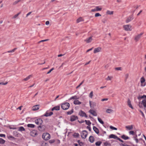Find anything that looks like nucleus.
Listing matches in <instances>:
<instances>
[{"label": "nucleus", "mask_w": 146, "mask_h": 146, "mask_svg": "<svg viewBox=\"0 0 146 146\" xmlns=\"http://www.w3.org/2000/svg\"><path fill=\"white\" fill-rule=\"evenodd\" d=\"M84 82V81H82L78 86H77L76 87V89H78V88H79L83 84Z\"/></svg>", "instance_id": "3c124183"}, {"label": "nucleus", "mask_w": 146, "mask_h": 146, "mask_svg": "<svg viewBox=\"0 0 146 146\" xmlns=\"http://www.w3.org/2000/svg\"><path fill=\"white\" fill-rule=\"evenodd\" d=\"M102 143V142L100 141H98L95 144L96 145L99 146Z\"/></svg>", "instance_id": "4c0bfd02"}, {"label": "nucleus", "mask_w": 146, "mask_h": 146, "mask_svg": "<svg viewBox=\"0 0 146 146\" xmlns=\"http://www.w3.org/2000/svg\"><path fill=\"white\" fill-rule=\"evenodd\" d=\"M83 21H84V19L82 17H80L77 19L76 23H78L80 22Z\"/></svg>", "instance_id": "aec40b11"}, {"label": "nucleus", "mask_w": 146, "mask_h": 146, "mask_svg": "<svg viewBox=\"0 0 146 146\" xmlns=\"http://www.w3.org/2000/svg\"><path fill=\"white\" fill-rule=\"evenodd\" d=\"M113 78V77L111 76H108L107 78L106 79V80H111V79Z\"/></svg>", "instance_id": "c9c22d12"}, {"label": "nucleus", "mask_w": 146, "mask_h": 146, "mask_svg": "<svg viewBox=\"0 0 146 146\" xmlns=\"http://www.w3.org/2000/svg\"><path fill=\"white\" fill-rule=\"evenodd\" d=\"M27 126L28 127L31 128H34L35 127V125L33 124H28Z\"/></svg>", "instance_id": "72a5a7b5"}, {"label": "nucleus", "mask_w": 146, "mask_h": 146, "mask_svg": "<svg viewBox=\"0 0 146 146\" xmlns=\"http://www.w3.org/2000/svg\"><path fill=\"white\" fill-rule=\"evenodd\" d=\"M78 142L79 143V144L81 146L83 145V143L82 142H80V141L79 140L78 141Z\"/></svg>", "instance_id": "5fc2aeb1"}, {"label": "nucleus", "mask_w": 146, "mask_h": 146, "mask_svg": "<svg viewBox=\"0 0 146 146\" xmlns=\"http://www.w3.org/2000/svg\"><path fill=\"white\" fill-rule=\"evenodd\" d=\"M46 127L45 125H42V124L38 127V130L40 131H44L45 130Z\"/></svg>", "instance_id": "423d86ee"}, {"label": "nucleus", "mask_w": 146, "mask_h": 146, "mask_svg": "<svg viewBox=\"0 0 146 146\" xmlns=\"http://www.w3.org/2000/svg\"><path fill=\"white\" fill-rule=\"evenodd\" d=\"M50 135L48 133H43L42 135V138L45 140H47L49 139L50 138Z\"/></svg>", "instance_id": "7ed1b4c3"}, {"label": "nucleus", "mask_w": 146, "mask_h": 146, "mask_svg": "<svg viewBox=\"0 0 146 146\" xmlns=\"http://www.w3.org/2000/svg\"><path fill=\"white\" fill-rule=\"evenodd\" d=\"M89 112L94 116H96L97 115L96 111L93 110H90Z\"/></svg>", "instance_id": "dca6fc26"}, {"label": "nucleus", "mask_w": 146, "mask_h": 146, "mask_svg": "<svg viewBox=\"0 0 146 146\" xmlns=\"http://www.w3.org/2000/svg\"><path fill=\"white\" fill-rule=\"evenodd\" d=\"M102 10V8L100 6H96L95 8L92 9L91 10L92 12H94L95 11H100Z\"/></svg>", "instance_id": "0eeeda50"}, {"label": "nucleus", "mask_w": 146, "mask_h": 146, "mask_svg": "<svg viewBox=\"0 0 146 146\" xmlns=\"http://www.w3.org/2000/svg\"><path fill=\"white\" fill-rule=\"evenodd\" d=\"M121 138L124 140H127L129 139V137H128L126 136L125 135H123L121 136Z\"/></svg>", "instance_id": "c85d7f7f"}, {"label": "nucleus", "mask_w": 146, "mask_h": 146, "mask_svg": "<svg viewBox=\"0 0 146 146\" xmlns=\"http://www.w3.org/2000/svg\"><path fill=\"white\" fill-rule=\"evenodd\" d=\"M113 13V11H110L109 10L107 11L106 12V14L108 15H112Z\"/></svg>", "instance_id": "7c9ffc66"}, {"label": "nucleus", "mask_w": 146, "mask_h": 146, "mask_svg": "<svg viewBox=\"0 0 146 146\" xmlns=\"http://www.w3.org/2000/svg\"><path fill=\"white\" fill-rule=\"evenodd\" d=\"M109 65L108 64H106L104 66V68L105 69H107L109 67Z\"/></svg>", "instance_id": "6e6d98bb"}, {"label": "nucleus", "mask_w": 146, "mask_h": 146, "mask_svg": "<svg viewBox=\"0 0 146 146\" xmlns=\"http://www.w3.org/2000/svg\"><path fill=\"white\" fill-rule=\"evenodd\" d=\"M141 99H145L143 100L141 102H139V106L141 108H143L144 107V110H146V96L143 95L141 97Z\"/></svg>", "instance_id": "f257e3e1"}, {"label": "nucleus", "mask_w": 146, "mask_h": 146, "mask_svg": "<svg viewBox=\"0 0 146 146\" xmlns=\"http://www.w3.org/2000/svg\"><path fill=\"white\" fill-rule=\"evenodd\" d=\"M145 78L143 77H142L141 78V86H144L145 85V83H144V82H145Z\"/></svg>", "instance_id": "9b49d317"}, {"label": "nucleus", "mask_w": 146, "mask_h": 146, "mask_svg": "<svg viewBox=\"0 0 146 146\" xmlns=\"http://www.w3.org/2000/svg\"><path fill=\"white\" fill-rule=\"evenodd\" d=\"M21 13V12H20L19 13H18L17 14L15 15L13 17L12 19H15L17 18L18 15Z\"/></svg>", "instance_id": "e433bc0d"}, {"label": "nucleus", "mask_w": 146, "mask_h": 146, "mask_svg": "<svg viewBox=\"0 0 146 146\" xmlns=\"http://www.w3.org/2000/svg\"><path fill=\"white\" fill-rule=\"evenodd\" d=\"M140 112L141 113L142 115V116H143V117H145V116H144V113H143V112L141 111V110H140Z\"/></svg>", "instance_id": "e2e57ef3"}, {"label": "nucleus", "mask_w": 146, "mask_h": 146, "mask_svg": "<svg viewBox=\"0 0 146 146\" xmlns=\"http://www.w3.org/2000/svg\"><path fill=\"white\" fill-rule=\"evenodd\" d=\"M78 119V117L77 116L74 115H72L70 117V120L71 121H73Z\"/></svg>", "instance_id": "2eb2a0df"}, {"label": "nucleus", "mask_w": 146, "mask_h": 146, "mask_svg": "<svg viewBox=\"0 0 146 146\" xmlns=\"http://www.w3.org/2000/svg\"><path fill=\"white\" fill-rule=\"evenodd\" d=\"M115 69L116 70H122V68L121 67H117L115 68Z\"/></svg>", "instance_id": "de8ad7c7"}, {"label": "nucleus", "mask_w": 146, "mask_h": 146, "mask_svg": "<svg viewBox=\"0 0 146 146\" xmlns=\"http://www.w3.org/2000/svg\"><path fill=\"white\" fill-rule=\"evenodd\" d=\"M21 1V0H19L15 1L13 3V5H15L17 4L19 2Z\"/></svg>", "instance_id": "c03bdc74"}, {"label": "nucleus", "mask_w": 146, "mask_h": 146, "mask_svg": "<svg viewBox=\"0 0 146 146\" xmlns=\"http://www.w3.org/2000/svg\"><path fill=\"white\" fill-rule=\"evenodd\" d=\"M60 107L59 106L55 107L52 108V111H53L54 110H60Z\"/></svg>", "instance_id": "c756f323"}, {"label": "nucleus", "mask_w": 146, "mask_h": 146, "mask_svg": "<svg viewBox=\"0 0 146 146\" xmlns=\"http://www.w3.org/2000/svg\"><path fill=\"white\" fill-rule=\"evenodd\" d=\"M98 120L102 124H104V122L102 121L101 119L99 117H98Z\"/></svg>", "instance_id": "ea45409f"}, {"label": "nucleus", "mask_w": 146, "mask_h": 146, "mask_svg": "<svg viewBox=\"0 0 146 146\" xmlns=\"http://www.w3.org/2000/svg\"><path fill=\"white\" fill-rule=\"evenodd\" d=\"M70 105L68 103H65L62 104L61 108L64 110H66L69 108Z\"/></svg>", "instance_id": "f03ea898"}, {"label": "nucleus", "mask_w": 146, "mask_h": 146, "mask_svg": "<svg viewBox=\"0 0 146 146\" xmlns=\"http://www.w3.org/2000/svg\"><path fill=\"white\" fill-rule=\"evenodd\" d=\"M73 112V110L72 109L71 111L67 112V114L68 115H70Z\"/></svg>", "instance_id": "a19ab883"}, {"label": "nucleus", "mask_w": 146, "mask_h": 146, "mask_svg": "<svg viewBox=\"0 0 146 146\" xmlns=\"http://www.w3.org/2000/svg\"><path fill=\"white\" fill-rule=\"evenodd\" d=\"M117 140H119V141H121V142L123 143V141L121 139H120L118 137Z\"/></svg>", "instance_id": "774afa93"}, {"label": "nucleus", "mask_w": 146, "mask_h": 146, "mask_svg": "<svg viewBox=\"0 0 146 146\" xmlns=\"http://www.w3.org/2000/svg\"><path fill=\"white\" fill-rule=\"evenodd\" d=\"M55 141L54 140H50L49 141V142L50 143H54Z\"/></svg>", "instance_id": "4d7b16f0"}, {"label": "nucleus", "mask_w": 146, "mask_h": 146, "mask_svg": "<svg viewBox=\"0 0 146 146\" xmlns=\"http://www.w3.org/2000/svg\"><path fill=\"white\" fill-rule=\"evenodd\" d=\"M133 138L135 140V141L136 142V143H137L139 141L138 139H137V138H136V137H134Z\"/></svg>", "instance_id": "13d9d810"}, {"label": "nucleus", "mask_w": 146, "mask_h": 146, "mask_svg": "<svg viewBox=\"0 0 146 146\" xmlns=\"http://www.w3.org/2000/svg\"><path fill=\"white\" fill-rule=\"evenodd\" d=\"M102 50L101 47H99L94 48L93 51V52L94 54H96L101 52Z\"/></svg>", "instance_id": "1a4fd4ad"}, {"label": "nucleus", "mask_w": 146, "mask_h": 146, "mask_svg": "<svg viewBox=\"0 0 146 146\" xmlns=\"http://www.w3.org/2000/svg\"><path fill=\"white\" fill-rule=\"evenodd\" d=\"M7 84V82H6L5 83H0V85H5Z\"/></svg>", "instance_id": "680f3d73"}, {"label": "nucleus", "mask_w": 146, "mask_h": 146, "mask_svg": "<svg viewBox=\"0 0 146 146\" xmlns=\"http://www.w3.org/2000/svg\"><path fill=\"white\" fill-rule=\"evenodd\" d=\"M109 138H113L114 139H117L118 137L114 135L111 134L109 135Z\"/></svg>", "instance_id": "6ab92c4d"}, {"label": "nucleus", "mask_w": 146, "mask_h": 146, "mask_svg": "<svg viewBox=\"0 0 146 146\" xmlns=\"http://www.w3.org/2000/svg\"><path fill=\"white\" fill-rule=\"evenodd\" d=\"M133 125L127 126L125 127V128L127 129L128 130H131L133 128Z\"/></svg>", "instance_id": "bb28decb"}, {"label": "nucleus", "mask_w": 146, "mask_h": 146, "mask_svg": "<svg viewBox=\"0 0 146 146\" xmlns=\"http://www.w3.org/2000/svg\"><path fill=\"white\" fill-rule=\"evenodd\" d=\"M110 128L111 129H113V130H117V128L115 127H114L112 126H110Z\"/></svg>", "instance_id": "09e8293b"}, {"label": "nucleus", "mask_w": 146, "mask_h": 146, "mask_svg": "<svg viewBox=\"0 0 146 146\" xmlns=\"http://www.w3.org/2000/svg\"><path fill=\"white\" fill-rule=\"evenodd\" d=\"M93 129L94 131L97 134L99 133V130L96 127L94 126L93 127Z\"/></svg>", "instance_id": "a878e982"}, {"label": "nucleus", "mask_w": 146, "mask_h": 146, "mask_svg": "<svg viewBox=\"0 0 146 146\" xmlns=\"http://www.w3.org/2000/svg\"><path fill=\"white\" fill-rule=\"evenodd\" d=\"M79 135V134L78 133H75L73 135L74 137H78Z\"/></svg>", "instance_id": "603ef678"}, {"label": "nucleus", "mask_w": 146, "mask_h": 146, "mask_svg": "<svg viewBox=\"0 0 146 146\" xmlns=\"http://www.w3.org/2000/svg\"><path fill=\"white\" fill-rule=\"evenodd\" d=\"M74 104L75 105H80L82 104V103L77 100L74 101Z\"/></svg>", "instance_id": "4be33fe9"}, {"label": "nucleus", "mask_w": 146, "mask_h": 146, "mask_svg": "<svg viewBox=\"0 0 146 146\" xmlns=\"http://www.w3.org/2000/svg\"><path fill=\"white\" fill-rule=\"evenodd\" d=\"M92 37L93 36H92L87 38L84 40V41L87 43H90L93 40Z\"/></svg>", "instance_id": "f8f14e48"}, {"label": "nucleus", "mask_w": 146, "mask_h": 146, "mask_svg": "<svg viewBox=\"0 0 146 146\" xmlns=\"http://www.w3.org/2000/svg\"><path fill=\"white\" fill-rule=\"evenodd\" d=\"M90 105L91 108H94L96 106V103L92 102L90 101Z\"/></svg>", "instance_id": "a211bd4d"}, {"label": "nucleus", "mask_w": 146, "mask_h": 146, "mask_svg": "<svg viewBox=\"0 0 146 146\" xmlns=\"http://www.w3.org/2000/svg\"><path fill=\"white\" fill-rule=\"evenodd\" d=\"M54 70V68H52L48 72H47V74H48L50 73L51 72L52 70Z\"/></svg>", "instance_id": "864d4df0"}, {"label": "nucleus", "mask_w": 146, "mask_h": 146, "mask_svg": "<svg viewBox=\"0 0 146 146\" xmlns=\"http://www.w3.org/2000/svg\"><path fill=\"white\" fill-rule=\"evenodd\" d=\"M18 130L19 131H24L25 130V129L23 127H19Z\"/></svg>", "instance_id": "58836bf2"}, {"label": "nucleus", "mask_w": 146, "mask_h": 146, "mask_svg": "<svg viewBox=\"0 0 146 146\" xmlns=\"http://www.w3.org/2000/svg\"><path fill=\"white\" fill-rule=\"evenodd\" d=\"M133 19V18L132 17H129L126 19V22L127 23H128L132 20Z\"/></svg>", "instance_id": "412c9836"}, {"label": "nucleus", "mask_w": 146, "mask_h": 146, "mask_svg": "<svg viewBox=\"0 0 146 146\" xmlns=\"http://www.w3.org/2000/svg\"><path fill=\"white\" fill-rule=\"evenodd\" d=\"M45 24L46 25H48L49 24V21H47L46 22Z\"/></svg>", "instance_id": "69168bd1"}, {"label": "nucleus", "mask_w": 146, "mask_h": 146, "mask_svg": "<svg viewBox=\"0 0 146 146\" xmlns=\"http://www.w3.org/2000/svg\"><path fill=\"white\" fill-rule=\"evenodd\" d=\"M101 16V15H100L99 13H96L95 14V17H99V16Z\"/></svg>", "instance_id": "49530a36"}, {"label": "nucleus", "mask_w": 146, "mask_h": 146, "mask_svg": "<svg viewBox=\"0 0 146 146\" xmlns=\"http://www.w3.org/2000/svg\"><path fill=\"white\" fill-rule=\"evenodd\" d=\"M129 134L132 135H134L135 134V133L134 131H129Z\"/></svg>", "instance_id": "8fccbe9b"}, {"label": "nucleus", "mask_w": 146, "mask_h": 146, "mask_svg": "<svg viewBox=\"0 0 146 146\" xmlns=\"http://www.w3.org/2000/svg\"><path fill=\"white\" fill-rule=\"evenodd\" d=\"M143 33H141L137 35L134 37V39L136 42H137L140 39Z\"/></svg>", "instance_id": "39448f33"}, {"label": "nucleus", "mask_w": 146, "mask_h": 146, "mask_svg": "<svg viewBox=\"0 0 146 146\" xmlns=\"http://www.w3.org/2000/svg\"><path fill=\"white\" fill-rule=\"evenodd\" d=\"M31 13H32L31 12H29L28 13H27L26 15V17H28V16L29 15H30L31 14Z\"/></svg>", "instance_id": "052dcab7"}, {"label": "nucleus", "mask_w": 146, "mask_h": 146, "mask_svg": "<svg viewBox=\"0 0 146 146\" xmlns=\"http://www.w3.org/2000/svg\"><path fill=\"white\" fill-rule=\"evenodd\" d=\"M129 76V74L128 73L125 74V77L126 80L128 78Z\"/></svg>", "instance_id": "37998d69"}, {"label": "nucleus", "mask_w": 146, "mask_h": 146, "mask_svg": "<svg viewBox=\"0 0 146 146\" xmlns=\"http://www.w3.org/2000/svg\"><path fill=\"white\" fill-rule=\"evenodd\" d=\"M85 121L86 123L88 125H90L91 124V123L89 121L85 120Z\"/></svg>", "instance_id": "a18cd8bd"}, {"label": "nucleus", "mask_w": 146, "mask_h": 146, "mask_svg": "<svg viewBox=\"0 0 146 146\" xmlns=\"http://www.w3.org/2000/svg\"><path fill=\"white\" fill-rule=\"evenodd\" d=\"M122 145L123 146H130L129 145H128L125 143L122 144Z\"/></svg>", "instance_id": "338daca9"}, {"label": "nucleus", "mask_w": 146, "mask_h": 146, "mask_svg": "<svg viewBox=\"0 0 146 146\" xmlns=\"http://www.w3.org/2000/svg\"><path fill=\"white\" fill-rule=\"evenodd\" d=\"M39 105H36L33 106L32 108V110L33 111L38 110L39 109Z\"/></svg>", "instance_id": "4468645a"}, {"label": "nucleus", "mask_w": 146, "mask_h": 146, "mask_svg": "<svg viewBox=\"0 0 146 146\" xmlns=\"http://www.w3.org/2000/svg\"><path fill=\"white\" fill-rule=\"evenodd\" d=\"M127 104L129 107L132 109H133V108L131 105V102L129 99H128L127 101Z\"/></svg>", "instance_id": "b1692460"}, {"label": "nucleus", "mask_w": 146, "mask_h": 146, "mask_svg": "<svg viewBox=\"0 0 146 146\" xmlns=\"http://www.w3.org/2000/svg\"><path fill=\"white\" fill-rule=\"evenodd\" d=\"M89 140L91 143H93L94 141V138L92 136H90L89 139Z\"/></svg>", "instance_id": "393cba45"}, {"label": "nucleus", "mask_w": 146, "mask_h": 146, "mask_svg": "<svg viewBox=\"0 0 146 146\" xmlns=\"http://www.w3.org/2000/svg\"><path fill=\"white\" fill-rule=\"evenodd\" d=\"M53 112H50L48 113V112H46V113L44 115V116L46 117H48L49 116H50L53 114Z\"/></svg>", "instance_id": "cd10ccee"}, {"label": "nucleus", "mask_w": 146, "mask_h": 146, "mask_svg": "<svg viewBox=\"0 0 146 146\" xmlns=\"http://www.w3.org/2000/svg\"><path fill=\"white\" fill-rule=\"evenodd\" d=\"M106 112L108 113H110L113 112V110L111 109H108L106 110Z\"/></svg>", "instance_id": "2f4dec72"}, {"label": "nucleus", "mask_w": 146, "mask_h": 146, "mask_svg": "<svg viewBox=\"0 0 146 146\" xmlns=\"http://www.w3.org/2000/svg\"><path fill=\"white\" fill-rule=\"evenodd\" d=\"M132 26L129 25H125L123 26L124 29L126 31H131V30Z\"/></svg>", "instance_id": "20e7f679"}, {"label": "nucleus", "mask_w": 146, "mask_h": 146, "mask_svg": "<svg viewBox=\"0 0 146 146\" xmlns=\"http://www.w3.org/2000/svg\"><path fill=\"white\" fill-rule=\"evenodd\" d=\"M5 141L1 138H0V144H3L5 143Z\"/></svg>", "instance_id": "f704fd0d"}, {"label": "nucleus", "mask_w": 146, "mask_h": 146, "mask_svg": "<svg viewBox=\"0 0 146 146\" xmlns=\"http://www.w3.org/2000/svg\"><path fill=\"white\" fill-rule=\"evenodd\" d=\"M93 96V91H91L90 92V94L89 95V97L90 98H92Z\"/></svg>", "instance_id": "79ce46f5"}, {"label": "nucleus", "mask_w": 146, "mask_h": 146, "mask_svg": "<svg viewBox=\"0 0 146 146\" xmlns=\"http://www.w3.org/2000/svg\"><path fill=\"white\" fill-rule=\"evenodd\" d=\"M5 135L3 134H0V137H5Z\"/></svg>", "instance_id": "0e129e2a"}, {"label": "nucleus", "mask_w": 146, "mask_h": 146, "mask_svg": "<svg viewBox=\"0 0 146 146\" xmlns=\"http://www.w3.org/2000/svg\"><path fill=\"white\" fill-rule=\"evenodd\" d=\"M32 76V75H29L25 78L23 79V81H26L28 80L29 79L31 78V77Z\"/></svg>", "instance_id": "5701e85b"}, {"label": "nucleus", "mask_w": 146, "mask_h": 146, "mask_svg": "<svg viewBox=\"0 0 146 146\" xmlns=\"http://www.w3.org/2000/svg\"><path fill=\"white\" fill-rule=\"evenodd\" d=\"M79 99V98H78L77 97V96H72V97H71V98H70L69 100H71L72 99H73V100H76Z\"/></svg>", "instance_id": "473e14b6"}, {"label": "nucleus", "mask_w": 146, "mask_h": 146, "mask_svg": "<svg viewBox=\"0 0 146 146\" xmlns=\"http://www.w3.org/2000/svg\"><path fill=\"white\" fill-rule=\"evenodd\" d=\"M37 135V131L36 130H33L31 132V136L35 137Z\"/></svg>", "instance_id": "ddd939ff"}, {"label": "nucleus", "mask_w": 146, "mask_h": 146, "mask_svg": "<svg viewBox=\"0 0 146 146\" xmlns=\"http://www.w3.org/2000/svg\"><path fill=\"white\" fill-rule=\"evenodd\" d=\"M48 40H49L48 39H45V40H41L39 42V43H40V42H44V41H47Z\"/></svg>", "instance_id": "bf43d9fd"}, {"label": "nucleus", "mask_w": 146, "mask_h": 146, "mask_svg": "<svg viewBox=\"0 0 146 146\" xmlns=\"http://www.w3.org/2000/svg\"><path fill=\"white\" fill-rule=\"evenodd\" d=\"M87 135V132L86 131H83L81 133V136L82 138L85 139Z\"/></svg>", "instance_id": "9d476101"}, {"label": "nucleus", "mask_w": 146, "mask_h": 146, "mask_svg": "<svg viewBox=\"0 0 146 146\" xmlns=\"http://www.w3.org/2000/svg\"><path fill=\"white\" fill-rule=\"evenodd\" d=\"M35 123L38 125H41L43 123L42 120L40 119H38L35 120Z\"/></svg>", "instance_id": "6e6552de"}, {"label": "nucleus", "mask_w": 146, "mask_h": 146, "mask_svg": "<svg viewBox=\"0 0 146 146\" xmlns=\"http://www.w3.org/2000/svg\"><path fill=\"white\" fill-rule=\"evenodd\" d=\"M79 114L80 116H82V117L85 116L86 117H88V116L86 115V113L84 111H81L79 112Z\"/></svg>", "instance_id": "f3484780"}]
</instances>
